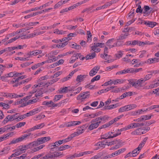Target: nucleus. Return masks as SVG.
Returning <instances> with one entry per match:
<instances>
[{"label":"nucleus","mask_w":159,"mask_h":159,"mask_svg":"<svg viewBox=\"0 0 159 159\" xmlns=\"http://www.w3.org/2000/svg\"><path fill=\"white\" fill-rule=\"evenodd\" d=\"M19 115V113H16L12 115H8L4 119L2 123L3 124L5 125L6 123H7L9 121H12L15 120V119H16V117H18Z\"/></svg>","instance_id":"1"},{"label":"nucleus","mask_w":159,"mask_h":159,"mask_svg":"<svg viewBox=\"0 0 159 159\" xmlns=\"http://www.w3.org/2000/svg\"><path fill=\"white\" fill-rule=\"evenodd\" d=\"M51 139L49 137H45L38 138L36 141H35L36 142V145L38 146L41 144L43 143L46 141H48Z\"/></svg>","instance_id":"2"},{"label":"nucleus","mask_w":159,"mask_h":159,"mask_svg":"<svg viewBox=\"0 0 159 159\" xmlns=\"http://www.w3.org/2000/svg\"><path fill=\"white\" fill-rule=\"evenodd\" d=\"M146 133L143 128H139L133 131L131 133L132 135H141V134H143Z\"/></svg>","instance_id":"3"},{"label":"nucleus","mask_w":159,"mask_h":159,"mask_svg":"<svg viewBox=\"0 0 159 159\" xmlns=\"http://www.w3.org/2000/svg\"><path fill=\"white\" fill-rule=\"evenodd\" d=\"M101 123V121H100L96 123H93L89 126L88 129L90 130H91L94 129H96L98 127Z\"/></svg>","instance_id":"4"},{"label":"nucleus","mask_w":159,"mask_h":159,"mask_svg":"<svg viewBox=\"0 0 159 159\" xmlns=\"http://www.w3.org/2000/svg\"><path fill=\"white\" fill-rule=\"evenodd\" d=\"M143 11V14H150L152 10V8L150 7L149 6L145 5L144 6Z\"/></svg>","instance_id":"5"},{"label":"nucleus","mask_w":159,"mask_h":159,"mask_svg":"<svg viewBox=\"0 0 159 159\" xmlns=\"http://www.w3.org/2000/svg\"><path fill=\"white\" fill-rule=\"evenodd\" d=\"M141 2L140 1L139 2V0H136V6H138V7L137 8L136 12V13H143V10L142 9L141 6L140 5Z\"/></svg>","instance_id":"6"},{"label":"nucleus","mask_w":159,"mask_h":159,"mask_svg":"<svg viewBox=\"0 0 159 159\" xmlns=\"http://www.w3.org/2000/svg\"><path fill=\"white\" fill-rule=\"evenodd\" d=\"M24 138L22 137V136L16 139H13L12 141L9 143V145H10L12 144H15L18 143H19L22 140H24Z\"/></svg>","instance_id":"7"},{"label":"nucleus","mask_w":159,"mask_h":159,"mask_svg":"<svg viewBox=\"0 0 159 159\" xmlns=\"http://www.w3.org/2000/svg\"><path fill=\"white\" fill-rule=\"evenodd\" d=\"M34 146H37L35 141H34L29 144L27 145H25L24 146V148H25V150L29 148H32Z\"/></svg>","instance_id":"8"},{"label":"nucleus","mask_w":159,"mask_h":159,"mask_svg":"<svg viewBox=\"0 0 159 159\" xmlns=\"http://www.w3.org/2000/svg\"><path fill=\"white\" fill-rule=\"evenodd\" d=\"M119 106L118 103L110 105V106H105L103 108L104 110H111Z\"/></svg>","instance_id":"9"},{"label":"nucleus","mask_w":159,"mask_h":159,"mask_svg":"<svg viewBox=\"0 0 159 159\" xmlns=\"http://www.w3.org/2000/svg\"><path fill=\"white\" fill-rule=\"evenodd\" d=\"M87 75H78L76 79V81L77 82H81L83 81L84 79L86 78Z\"/></svg>","instance_id":"10"},{"label":"nucleus","mask_w":159,"mask_h":159,"mask_svg":"<svg viewBox=\"0 0 159 159\" xmlns=\"http://www.w3.org/2000/svg\"><path fill=\"white\" fill-rule=\"evenodd\" d=\"M96 55V54L95 53V52H93L92 53H90L86 56L85 57V59L86 60L92 59L95 57Z\"/></svg>","instance_id":"11"},{"label":"nucleus","mask_w":159,"mask_h":159,"mask_svg":"<svg viewBox=\"0 0 159 159\" xmlns=\"http://www.w3.org/2000/svg\"><path fill=\"white\" fill-rule=\"evenodd\" d=\"M52 153L53 159H56L57 157H61L63 156V154H61V153L60 152H52Z\"/></svg>","instance_id":"12"},{"label":"nucleus","mask_w":159,"mask_h":159,"mask_svg":"<svg viewBox=\"0 0 159 159\" xmlns=\"http://www.w3.org/2000/svg\"><path fill=\"white\" fill-rule=\"evenodd\" d=\"M159 61V58H149L147 60V63L152 64Z\"/></svg>","instance_id":"13"},{"label":"nucleus","mask_w":159,"mask_h":159,"mask_svg":"<svg viewBox=\"0 0 159 159\" xmlns=\"http://www.w3.org/2000/svg\"><path fill=\"white\" fill-rule=\"evenodd\" d=\"M104 43H96V44L93 45V46H92L91 47V50L94 51L96 50V48H97L98 47H99L101 48H102V47L101 46L104 45Z\"/></svg>","instance_id":"14"},{"label":"nucleus","mask_w":159,"mask_h":159,"mask_svg":"<svg viewBox=\"0 0 159 159\" xmlns=\"http://www.w3.org/2000/svg\"><path fill=\"white\" fill-rule=\"evenodd\" d=\"M69 87H65L63 88H61L60 89L58 90L59 93H66L68 91V89Z\"/></svg>","instance_id":"15"},{"label":"nucleus","mask_w":159,"mask_h":159,"mask_svg":"<svg viewBox=\"0 0 159 159\" xmlns=\"http://www.w3.org/2000/svg\"><path fill=\"white\" fill-rule=\"evenodd\" d=\"M126 80L123 79H117L113 81V84H120L125 82Z\"/></svg>","instance_id":"16"},{"label":"nucleus","mask_w":159,"mask_h":159,"mask_svg":"<svg viewBox=\"0 0 159 159\" xmlns=\"http://www.w3.org/2000/svg\"><path fill=\"white\" fill-rule=\"evenodd\" d=\"M30 80H29V79H27L25 80L21 81L20 82V83H18L17 84H15L14 85H13V87H17L19 85H20L22 84H24L25 83L28 82Z\"/></svg>","instance_id":"17"},{"label":"nucleus","mask_w":159,"mask_h":159,"mask_svg":"<svg viewBox=\"0 0 159 159\" xmlns=\"http://www.w3.org/2000/svg\"><path fill=\"white\" fill-rule=\"evenodd\" d=\"M44 93V89L43 88H41L39 89V90L37 91V93L35 95V96L37 98L38 96L41 95Z\"/></svg>","instance_id":"18"},{"label":"nucleus","mask_w":159,"mask_h":159,"mask_svg":"<svg viewBox=\"0 0 159 159\" xmlns=\"http://www.w3.org/2000/svg\"><path fill=\"white\" fill-rule=\"evenodd\" d=\"M45 146L44 145H42L36 147L35 148H34L33 149H32V151L31 152H34L37 151H39V150L43 148Z\"/></svg>","instance_id":"19"},{"label":"nucleus","mask_w":159,"mask_h":159,"mask_svg":"<svg viewBox=\"0 0 159 159\" xmlns=\"http://www.w3.org/2000/svg\"><path fill=\"white\" fill-rule=\"evenodd\" d=\"M27 153H25L20 157H16L13 159H29V157H27Z\"/></svg>","instance_id":"20"},{"label":"nucleus","mask_w":159,"mask_h":159,"mask_svg":"<svg viewBox=\"0 0 159 159\" xmlns=\"http://www.w3.org/2000/svg\"><path fill=\"white\" fill-rule=\"evenodd\" d=\"M99 120L103 121L106 122L107 120H108L110 117L107 115H104L103 116H101L99 117Z\"/></svg>","instance_id":"21"},{"label":"nucleus","mask_w":159,"mask_h":159,"mask_svg":"<svg viewBox=\"0 0 159 159\" xmlns=\"http://www.w3.org/2000/svg\"><path fill=\"white\" fill-rule=\"evenodd\" d=\"M129 35V34L128 33H126L124 34L123 35H120L119 37V38L117 39L118 41L122 40L125 39L126 38V37Z\"/></svg>","instance_id":"22"},{"label":"nucleus","mask_w":159,"mask_h":159,"mask_svg":"<svg viewBox=\"0 0 159 159\" xmlns=\"http://www.w3.org/2000/svg\"><path fill=\"white\" fill-rule=\"evenodd\" d=\"M66 31L62 30H59L58 29H56L54 30V33L58 34H65Z\"/></svg>","instance_id":"23"},{"label":"nucleus","mask_w":159,"mask_h":159,"mask_svg":"<svg viewBox=\"0 0 159 159\" xmlns=\"http://www.w3.org/2000/svg\"><path fill=\"white\" fill-rule=\"evenodd\" d=\"M107 143V141L104 140L99 142V144H100V148H98L99 149L100 148H104L106 145V143Z\"/></svg>","instance_id":"24"},{"label":"nucleus","mask_w":159,"mask_h":159,"mask_svg":"<svg viewBox=\"0 0 159 159\" xmlns=\"http://www.w3.org/2000/svg\"><path fill=\"white\" fill-rule=\"evenodd\" d=\"M89 91H86L82 93V94H84V96H83L82 99H85L89 98L90 96V94L89 93Z\"/></svg>","instance_id":"25"},{"label":"nucleus","mask_w":159,"mask_h":159,"mask_svg":"<svg viewBox=\"0 0 159 159\" xmlns=\"http://www.w3.org/2000/svg\"><path fill=\"white\" fill-rule=\"evenodd\" d=\"M126 106L128 108V111L134 109L137 107V105L135 104H131L129 105H128Z\"/></svg>","instance_id":"26"},{"label":"nucleus","mask_w":159,"mask_h":159,"mask_svg":"<svg viewBox=\"0 0 159 159\" xmlns=\"http://www.w3.org/2000/svg\"><path fill=\"white\" fill-rule=\"evenodd\" d=\"M128 109L126 107V106L125 105L124 107H121L119 109L118 111L119 112H122L125 111H128Z\"/></svg>","instance_id":"27"},{"label":"nucleus","mask_w":159,"mask_h":159,"mask_svg":"<svg viewBox=\"0 0 159 159\" xmlns=\"http://www.w3.org/2000/svg\"><path fill=\"white\" fill-rule=\"evenodd\" d=\"M63 97V95H56L55 96L53 99L54 102L59 100Z\"/></svg>","instance_id":"28"},{"label":"nucleus","mask_w":159,"mask_h":159,"mask_svg":"<svg viewBox=\"0 0 159 159\" xmlns=\"http://www.w3.org/2000/svg\"><path fill=\"white\" fill-rule=\"evenodd\" d=\"M24 145H23L19 147L20 150H18L17 152H19L20 153V154L25 152V148H24Z\"/></svg>","instance_id":"29"},{"label":"nucleus","mask_w":159,"mask_h":159,"mask_svg":"<svg viewBox=\"0 0 159 159\" xmlns=\"http://www.w3.org/2000/svg\"><path fill=\"white\" fill-rule=\"evenodd\" d=\"M8 149L7 147L4 148L2 150L0 151V155H2L3 154H6L8 153Z\"/></svg>","instance_id":"30"},{"label":"nucleus","mask_w":159,"mask_h":159,"mask_svg":"<svg viewBox=\"0 0 159 159\" xmlns=\"http://www.w3.org/2000/svg\"><path fill=\"white\" fill-rule=\"evenodd\" d=\"M64 4L63 3V1L62 0L58 2L56 4L54 7V9H56L60 7L62 5Z\"/></svg>","instance_id":"31"},{"label":"nucleus","mask_w":159,"mask_h":159,"mask_svg":"<svg viewBox=\"0 0 159 159\" xmlns=\"http://www.w3.org/2000/svg\"><path fill=\"white\" fill-rule=\"evenodd\" d=\"M151 118V116H149L148 115L141 116L142 120L143 121L150 119Z\"/></svg>","instance_id":"32"},{"label":"nucleus","mask_w":159,"mask_h":159,"mask_svg":"<svg viewBox=\"0 0 159 159\" xmlns=\"http://www.w3.org/2000/svg\"><path fill=\"white\" fill-rule=\"evenodd\" d=\"M42 52V51L41 50H36L31 52L32 54L33 55H36L39 54L41 53Z\"/></svg>","instance_id":"33"},{"label":"nucleus","mask_w":159,"mask_h":159,"mask_svg":"<svg viewBox=\"0 0 159 159\" xmlns=\"http://www.w3.org/2000/svg\"><path fill=\"white\" fill-rule=\"evenodd\" d=\"M81 128H82L81 127H79L77 129V132H75V133L76 134H77V136L82 134L84 132V131Z\"/></svg>","instance_id":"34"},{"label":"nucleus","mask_w":159,"mask_h":159,"mask_svg":"<svg viewBox=\"0 0 159 159\" xmlns=\"http://www.w3.org/2000/svg\"><path fill=\"white\" fill-rule=\"evenodd\" d=\"M136 80L133 79H130L129 80H128L129 83L131 84L133 86L135 87V82Z\"/></svg>","instance_id":"35"},{"label":"nucleus","mask_w":159,"mask_h":159,"mask_svg":"<svg viewBox=\"0 0 159 159\" xmlns=\"http://www.w3.org/2000/svg\"><path fill=\"white\" fill-rule=\"evenodd\" d=\"M123 54L122 51H119L118 52L117 54H115V56H116V57L119 58L122 56Z\"/></svg>","instance_id":"36"},{"label":"nucleus","mask_w":159,"mask_h":159,"mask_svg":"<svg viewBox=\"0 0 159 159\" xmlns=\"http://www.w3.org/2000/svg\"><path fill=\"white\" fill-rule=\"evenodd\" d=\"M107 56L108 57V59L110 58V57L111 56L110 55H108L107 53H104L103 54H101L100 55V57L102 58L105 59V60H106Z\"/></svg>","instance_id":"37"},{"label":"nucleus","mask_w":159,"mask_h":159,"mask_svg":"<svg viewBox=\"0 0 159 159\" xmlns=\"http://www.w3.org/2000/svg\"><path fill=\"white\" fill-rule=\"evenodd\" d=\"M72 48L76 49H80L81 48V46L77 44L76 43L75 44H73L72 45Z\"/></svg>","instance_id":"38"},{"label":"nucleus","mask_w":159,"mask_h":159,"mask_svg":"<svg viewBox=\"0 0 159 159\" xmlns=\"http://www.w3.org/2000/svg\"><path fill=\"white\" fill-rule=\"evenodd\" d=\"M100 75H97L92 79V80H91V82L93 83L95 81L98 80H99L100 79Z\"/></svg>","instance_id":"39"},{"label":"nucleus","mask_w":159,"mask_h":159,"mask_svg":"<svg viewBox=\"0 0 159 159\" xmlns=\"http://www.w3.org/2000/svg\"><path fill=\"white\" fill-rule=\"evenodd\" d=\"M157 23L155 22L149 21L148 26L152 28L154 27L157 24Z\"/></svg>","instance_id":"40"},{"label":"nucleus","mask_w":159,"mask_h":159,"mask_svg":"<svg viewBox=\"0 0 159 159\" xmlns=\"http://www.w3.org/2000/svg\"><path fill=\"white\" fill-rule=\"evenodd\" d=\"M52 103H53V102L52 101L49 102L45 101L43 102L42 104L43 105H46L49 107V106L52 105Z\"/></svg>","instance_id":"41"},{"label":"nucleus","mask_w":159,"mask_h":159,"mask_svg":"<svg viewBox=\"0 0 159 159\" xmlns=\"http://www.w3.org/2000/svg\"><path fill=\"white\" fill-rule=\"evenodd\" d=\"M20 83V82L19 81V79L18 78H14L12 79V80L11 81V83L12 84H14V83H15V84H16Z\"/></svg>","instance_id":"42"},{"label":"nucleus","mask_w":159,"mask_h":159,"mask_svg":"<svg viewBox=\"0 0 159 159\" xmlns=\"http://www.w3.org/2000/svg\"><path fill=\"white\" fill-rule=\"evenodd\" d=\"M20 155V153L19 152H16L11 154L9 157L8 159H10L13 157H15Z\"/></svg>","instance_id":"43"},{"label":"nucleus","mask_w":159,"mask_h":159,"mask_svg":"<svg viewBox=\"0 0 159 159\" xmlns=\"http://www.w3.org/2000/svg\"><path fill=\"white\" fill-rule=\"evenodd\" d=\"M25 124L26 123L25 122H21L17 124L16 126L17 128H19L24 126Z\"/></svg>","instance_id":"44"},{"label":"nucleus","mask_w":159,"mask_h":159,"mask_svg":"<svg viewBox=\"0 0 159 159\" xmlns=\"http://www.w3.org/2000/svg\"><path fill=\"white\" fill-rule=\"evenodd\" d=\"M97 72L95 71L92 69L90 71L89 73V75L91 76H93L95 75L97 73Z\"/></svg>","instance_id":"45"},{"label":"nucleus","mask_w":159,"mask_h":159,"mask_svg":"<svg viewBox=\"0 0 159 159\" xmlns=\"http://www.w3.org/2000/svg\"><path fill=\"white\" fill-rule=\"evenodd\" d=\"M155 122V121L154 120H151L149 121H146L145 122V124L146 126H148L151 125L154 123Z\"/></svg>","instance_id":"46"},{"label":"nucleus","mask_w":159,"mask_h":159,"mask_svg":"<svg viewBox=\"0 0 159 159\" xmlns=\"http://www.w3.org/2000/svg\"><path fill=\"white\" fill-rule=\"evenodd\" d=\"M135 127H141L145 125L144 123H134Z\"/></svg>","instance_id":"47"},{"label":"nucleus","mask_w":159,"mask_h":159,"mask_svg":"<svg viewBox=\"0 0 159 159\" xmlns=\"http://www.w3.org/2000/svg\"><path fill=\"white\" fill-rule=\"evenodd\" d=\"M77 136V134H76L75 132L74 133H73L71 135L69 136L68 137V139H69L70 141L73 138Z\"/></svg>","instance_id":"48"},{"label":"nucleus","mask_w":159,"mask_h":159,"mask_svg":"<svg viewBox=\"0 0 159 159\" xmlns=\"http://www.w3.org/2000/svg\"><path fill=\"white\" fill-rule=\"evenodd\" d=\"M37 100L35 98L32 100H30L28 101L27 103V104L29 105L30 104H32L37 102Z\"/></svg>","instance_id":"49"},{"label":"nucleus","mask_w":159,"mask_h":159,"mask_svg":"<svg viewBox=\"0 0 159 159\" xmlns=\"http://www.w3.org/2000/svg\"><path fill=\"white\" fill-rule=\"evenodd\" d=\"M118 66V65H113L111 66H109L108 67H107L106 68V69L107 70L109 71V70H111L112 69H113L115 68H117Z\"/></svg>","instance_id":"50"},{"label":"nucleus","mask_w":159,"mask_h":159,"mask_svg":"<svg viewBox=\"0 0 159 159\" xmlns=\"http://www.w3.org/2000/svg\"><path fill=\"white\" fill-rule=\"evenodd\" d=\"M74 52V51L69 52H66L62 54H60L58 56L59 57H61V56H64L66 55H68V54H71L73 53Z\"/></svg>","instance_id":"51"},{"label":"nucleus","mask_w":159,"mask_h":159,"mask_svg":"<svg viewBox=\"0 0 159 159\" xmlns=\"http://www.w3.org/2000/svg\"><path fill=\"white\" fill-rule=\"evenodd\" d=\"M148 73L152 74V76L153 74L155 75L157 74H159V70H151L148 71Z\"/></svg>","instance_id":"52"},{"label":"nucleus","mask_w":159,"mask_h":159,"mask_svg":"<svg viewBox=\"0 0 159 159\" xmlns=\"http://www.w3.org/2000/svg\"><path fill=\"white\" fill-rule=\"evenodd\" d=\"M136 81L135 82V88H139L142 86V84L140 83L139 81H138V80H136Z\"/></svg>","instance_id":"53"},{"label":"nucleus","mask_w":159,"mask_h":159,"mask_svg":"<svg viewBox=\"0 0 159 159\" xmlns=\"http://www.w3.org/2000/svg\"><path fill=\"white\" fill-rule=\"evenodd\" d=\"M117 142V140H116L109 142H108L107 145L109 146L115 144Z\"/></svg>","instance_id":"54"},{"label":"nucleus","mask_w":159,"mask_h":159,"mask_svg":"<svg viewBox=\"0 0 159 159\" xmlns=\"http://www.w3.org/2000/svg\"><path fill=\"white\" fill-rule=\"evenodd\" d=\"M112 82L113 81H112V80H110L105 83L104 84L102 85V86H106L109 84H113Z\"/></svg>","instance_id":"55"},{"label":"nucleus","mask_w":159,"mask_h":159,"mask_svg":"<svg viewBox=\"0 0 159 159\" xmlns=\"http://www.w3.org/2000/svg\"><path fill=\"white\" fill-rule=\"evenodd\" d=\"M152 76V75L150 74V73L147 75H146L144 77V79L145 81L148 80H149Z\"/></svg>","instance_id":"56"},{"label":"nucleus","mask_w":159,"mask_h":159,"mask_svg":"<svg viewBox=\"0 0 159 159\" xmlns=\"http://www.w3.org/2000/svg\"><path fill=\"white\" fill-rule=\"evenodd\" d=\"M61 74V71H58L55 73L53 76H51V78H53L55 77H57Z\"/></svg>","instance_id":"57"},{"label":"nucleus","mask_w":159,"mask_h":159,"mask_svg":"<svg viewBox=\"0 0 159 159\" xmlns=\"http://www.w3.org/2000/svg\"><path fill=\"white\" fill-rule=\"evenodd\" d=\"M93 8V6H92L90 7L84 9L82 11V13H84L86 11H90L91 10H92Z\"/></svg>","instance_id":"58"},{"label":"nucleus","mask_w":159,"mask_h":159,"mask_svg":"<svg viewBox=\"0 0 159 159\" xmlns=\"http://www.w3.org/2000/svg\"><path fill=\"white\" fill-rule=\"evenodd\" d=\"M139 152H138V151H137L136 149H135L132 151V153H131L132 154V156L133 157H135L138 154H139Z\"/></svg>","instance_id":"59"},{"label":"nucleus","mask_w":159,"mask_h":159,"mask_svg":"<svg viewBox=\"0 0 159 159\" xmlns=\"http://www.w3.org/2000/svg\"><path fill=\"white\" fill-rule=\"evenodd\" d=\"M61 146L62 147V151L67 149L70 148L71 147L70 146L68 145H65L64 146Z\"/></svg>","instance_id":"60"},{"label":"nucleus","mask_w":159,"mask_h":159,"mask_svg":"<svg viewBox=\"0 0 159 159\" xmlns=\"http://www.w3.org/2000/svg\"><path fill=\"white\" fill-rule=\"evenodd\" d=\"M82 87H78L77 88L75 89V91L76 92H74L75 94H76L80 92L82 90Z\"/></svg>","instance_id":"61"},{"label":"nucleus","mask_w":159,"mask_h":159,"mask_svg":"<svg viewBox=\"0 0 159 159\" xmlns=\"http://www.w3.org/2000/svg\"><path fill=\"white\" fill-rule=\"evenodd\" d=\"M119 120L118 119V118H117V117H116L114 119H113L112 120L110 121L109 122V123H110L111 125L113 124L115 122L118 121Z\"/></svg>","instance_id":"62"},{"label":"nucleus","mask_w":159,"mask_h":159,"mask_svg":"<svg viewBox=\"0 0 159 159\" xmlns=\"http://www.w3.org/2000/svg\"><path fill=\"white\" fill-rule=\"evenodd\" d=\"M153 82V83H155L156 87H157L159 86V78H157L156 79H155Z\"/></svg>","instance_id":"63"},{"label":"nucleus","mask_w":159,"mask_h":159,"mask_svg":"<svg viewBox=\"0 0 159 159\" xmlns=\"http://www.w3.org/2000/svg\"><path fill=\"white\" fill-rule=\"evenodd\" d=\"M75 157V153L73 155H69L66 157V159H73Z\"/></svg>","instance_id":"64"}]
</instances>
